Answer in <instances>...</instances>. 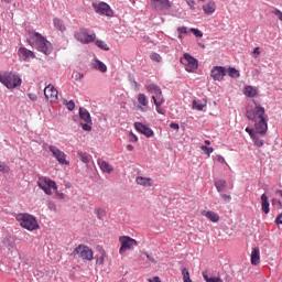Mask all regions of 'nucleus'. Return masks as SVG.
Segmentation results:
<instances>
[{
	"label": "nucleus",
	"instance_id": "nucleus-1",
	"mask_svg": "<svg viewBox=\"0 0 282 282\" xmlns=\"http://www.w3.org/2000/svg\"><path fill=\"white\" fill-rule=\"evenodd\" d=\"M29 44L36 47L39 52H42V54H45L46 56H50V54L54 52V46H52V42L47 41L45 36L37 32H34L30 36Z\"/></svg>",
	"mask_w": 282,
	"mask_h": 282
},
{
	"label": "nucleus",
	"instance_id": "nucleus-25",
	"mask_svg": "<svg viewBox=\"0 0 282 282\" xmlns=\"http://www.w3.org/2000/svg\"><path fill=\"white\" fill-rule=\"evenodd\" d=\"M261 206H262V213L268 215V213H270V200L268 198V195L265 194L261 195Z\"/></svg>",
	"mask_w": 282,
	"mask_h": 282
},
{
	"label": "nucleus",
	"instance_id": "nucleus-30",
	"mask_svg": "<svg viewBox=\"0 0 282 282\" xmlns=\"http://www.w3.org/2000/svg\"><path fill=\"white\" fill-rule=\"evenodd\" d=\"M203 278L206 282H224L219 276H208V271L203 272Z\"/></svg>",
	"mask_w": 282,
	"mask_h": 282
},
{
	"label": "nucleus",
	"instance_id": "nucleus-13",
	"mask_svg": "<svg viewBox=\"0 0 282 282\" xmlns=\"http://www.w3.org/2000/svg\"><path fill=\"white\" fill-rule=\"evenodd\" d=\"M79 117L85 123H80L84 131H91V115L85 108H79Z\"/></svg>",
	"mask_w": 282,
	"mask_h": 282
},
{
	"label": "nucleus",
	"instance_id": "nucleus-27",
	"mask_svg": "<svg viewBox=\"0 0 282 282\" xmlns=\"http://www.w3.org/2000/svg\"><path fill=\"white\" fill-rule=\"evenodd\" d=\"M105 259H107V252L105 249H99V256L96 257L97 265H105Z\"/></svg>",
	"mask_w": 282,
	"mask_h": 282
},
{
	"label": "nucleus",
	"instance_id": "nucleus-64",
	"mask_svg": "<svg viewBox=\"0 0 282 282\" xmlns=\"http://www.w3.org/2000/svg\"><path fill=\"white\" fill-rule=\"evenodd\" d=\"M139 109H141V111H144V108H142V106H140Z\"/></svg>",
	"mask_w": 282,
	"mask_h": 282
},
{
	"label": "nucleus",
	"instance_id": "nucleus-8",
	"mask_svg": "<svg viewBox=\"0 0 282 282\" xmlns=\"http://www.w3.org/2000/svg\"><path fill=\"white\" fill-rule=\"evenodd\" d=\"M181 64L185 66L186 72H195L197 67H199V63L195 57L191 56V54L185 53L183 57H181Z\"/></svg>",
	"mask_w": 282,
	"mask_h": 282
},
{
	"label": "nucleus",
	"instance_id": "nucleus-10",
	"mask_svg": "<svg viewBox=\"0 0 282 282\" xmlns=\"http://www.w3.org/2000/svg\"><path fill=\"white\" fill-rule=\"evenodd\" d=\"M2 85L6 86L8 89H14V87L21 86V77L12 73L4 74Z\"/></svg>",
	"mask_w": 282,
	"mask_h": 282
},
{
	"label": "nucleus",
	"instance_id": "nucleus-54",
	"mask_svg": "<svg viewBox=\"0 0 282 282\" xmlns=\"http://www.w3.org/2000/svg\"><path fill=\"white\" fill-rule=\"evenodd\" d=\"M148 282H162V280H160V276H154V278L148 279Z\"/></svg>",
	"mask_w": 282,
	"mask_h": 282
},
{
	"label": "nucleus",
	"instance_id": "nucleus-35",
	"mask_svg": "<svg viewBox=\"0 0 282 282\" xmlns=\"http://www.w3.org/2000/svg\"><path fill=\"white\" fill-rule=\"evenodd\" d=\"M138 102H139V105H141V107H147V105H149V99L147 98V95L139 94L138 95Z\"/></svg>",
	"mask_w": 282,
	"mask_h": 282
},
{
	"label": "nucleus",
	"instance_id": "nucleus-63",
	"mask_svg": "<svg viewBox=\"0 0 282 282\" xmlns=\"http://www.w3.org/2000/svg\"><path fill=\"white\" fill-rule=\"evenodd\" d=\"M4 1L6 3H12L13 0H2Z\"/></svg>",
	"mask_w": 282,
	"mask_h": 282
},
{
	"label": "nucleus",
	"instance_id": "nucleus-34",
	"mask_svg": "<svg viewBox=\"0 0 282 282\" xmlns=\"http://www.w3.org/2000/svg\"><path fill=\"white\" fill-rule=\"evenodd\" d=\"M154 105L156 107L158 113H161V116H164V113H166V110L162 108V105H164V99H161L160 101L155 100Z\"/></svg>",
	"mask_w": 282,
	"mask_h": 282
},
{
	"label": "nucleus",
	"instance_id": "nucleus-36",
	"mask_svg": "<svg viewBox=\"0 0 282 282\" xmlns=\"http://www.w3.org/2000/svg\"><path fill=\"white\" fill-rule=\"evenodd\" d=\"M54 26L59 30V32H65V25L63 24V21L61 19L55 18L53 20Z\"/></svg>",
	"mask_w": 282,
	"mask_h": 282
},
{
	"label": "nucleus",
	"instance_id": "nucleus-15",
	"mask_svg": "<svg viewBox=\"0 0 282 282\" xmlns=\"http://www.w3.org/2000/svg\"><path fill=\"white\" fill-rule=\"evenodd\" d=\"M254 123L256 133H260L261 138H265V133H268V119H258Z\"/></svg>",
	"mask_w": 282,
	"mask_h": 282
},
{
	"label": "nucleus",
	"instance_id": "nucleus-60",
	"mask_svg": "<svg viewBox=\"0 0 282 282\" xmlns=\"http://www.w3.org/2000/svg\"><path fill=\"white\" fill-rule=\"evenodd\" d=\"M127 149H128L129 151H133V145H132V144H128V145H127Z\"/></svg>",
	"mask_w": 282,
	"mask_h": 282
},
{
	"label": "nucleus",
	"instance_id": "nucleus-46",
	"mask_svg": "<svg viewBox=\"0 0 282 282\" xmlns=\"http://www.w3.org/2000/svg\"><path fill=\"white\" fill-rule=\"evenodd\" d=\"M272 205H273V206H276V208H278L279 210H281V208H282V203H281V200H279V199H276V198H273V199H272Z\"/></svg>",
	"mask_w": 282,
	"mask_h": 282
},
{
	"label": "nucleus",
	"instance_id": "nucleus-56",
	"mask_svg": "<svg viewBox=\"0 0 282 282\" xmlns=\"http://www.w3.org/2000/svg\"><path fill=\"white\" fill-rule=\"evenodd\" d=\"M130 142H138V137L135 134H131Z\"/></svg>",
	"mask_w": 282,
	"mask_h": 282
},
{
	"label": "nucleus",
	"instance_id": "nucleus-33",
	"mask_svg": "<svg viewBox=\"0 0 282 282\" xmlns=\"http://www.w3.org/2000/svg\"><path fill=\"white\" fill-rule=\"evenodd\" d=\"M205 107L206 102H203L202 100H193V109H196L197 111H204Z\"/></svg>",
	"mask_w": 282,
	"mask_h": 282
},
{
	"label": "nucleus",
	"instance_id": "nucleus-4",
	"mask_svg": "<svg viewBox=\"0 0 282 282\" xmlns=\"http://www.w3.org/2000/svg\"><path fill=\"white\" fill-rule=\"evenodd\" d=\"M254 102V108L253 110H247L246 111V118H248V120H251L252 122L256 120H261V119H265V108H263L261 105Z\"/></svg>",
	"mask_w": 282,
	"mask_h": 282
},
{
	"label": "nucleus",
	"instance_id": "nucleus-38",
	"mask_svg": "<svg viewBox=\"0 0 282 282\" xmlns=\"http://www.w3.org/2000/svg\"><path fill=\"white\" fill-rule=\"evenodd\" d=\"M150 58H151V61H153V63H162V55L161 54L151 53Z\"/></svg>",
	"mask_w": 282,
	"mask_h": 282
},
{
	"label": "nucleus",
	"instance_id": "nucleus-22",
	"mask_svg": "<svg viewBox=\"0 0 282 282\" xmlns=\"http://www.w3.org/2000/svg\"><path fill=\"white\" fill-rule=\"evenodd\" d=\"M135 182H137V184H139V186H145V187L153 186V178H151V177L138 176L135 178Z\"/></svg>",
	"mask_w": 282,
	"mask_h": 282
},
{
	"label": "nucleus",
	"instance_id": "nucleus-19",
	"mask_svg": "<svg viewBox=\"0 0 282 282\" xmlns=\"http://www.w3.org/2000/svg\"><path fill=\"white\" fill-rule=\"evenodd\" d=\"M134 128L137 129V131H139V133H142V135H145V138H151V135H153V130L142 124L141 122H135Z\"/></svg>",
	"mask_w": 282,
	"mask_h": 282
},
{
	"label": "nucleus",
	"instance_id": "nucleus-14",
	"mask_svg": "<svg viewBox=\"0 0 282 282\" xmlns=\"http://www.w3.org/2000/svg\"><path fill=\"white\" fill-rule=\"evenodd\" d=\"M44 96L48 102H58V90L52 84L44 88Z\"/></svg>",
	"mask_w": 282,
	"mask_h": 282
},
{
	"label": "nucleus",
	"instance_id": "nucleus-7",
	"mask_svg": "<svg viewBox=\"0 0 282 282\" xmlns=\"http://www.w3.org/2000/svg\"><path fill=\"white\" fill-rule=\"evenodd\" d=\"M93 9L101 17H113V9H111V7L106 2H94Z\"/></svg>",
	"mask_w": 282,
	"mask_h": 282
},
{
	"label": "nucleus",
	"instance_id": "nucleus-53",
	"mask_svg": "<svg viewBox=\"0 0 282 282\" xmlns=\"http://www.w3.org/2000/svg\"><path fill=\"white\" fill-rule=\"evenodd\" d=\"M282 213L278 215V217L275 218V224L279 226V225H282Z\"/></svg>",
	"mask_w": 282,
	"mask_h": 282
},
{
	"label": "nucleus",
	"instance_id": "nucleus-40",
	"mask_svg": "<svg viewBox=\"0 0 282 282\" xmlns=\"http://www.w3.org/2000/svg\"><path fill=\"white\" fill-rule=\"evenodd\" d=\"M95 214L97 215L98 219H102L106 217L107 212L102 208L95 209Z\"/></svg>",
	"mask_w": 282,
	"mask_h": 282
},
{
	"label": "nucleus",
	"instance_id": "nucleus-20",
	"mask_svg": "<svg viewBox=\"0 0 282 282\" xmlns=\"http://www.w3.org/2000/svg\"><path fill=\"white\" fill-rule=\"evenodd\" d=\"M261 263V251L256 247L251 251V265H259Z\"/></svg>",
	"mask_w": 282,
	"mask_h": 282
},
{
	"label": "nucleus",
	"instance_id": "nucleus-29",
	"mask_svg": "<svg viewBox=\"0 0 282 282\" xmlns=\"http://www.w3.org/2000/svg\"><path fill=\"white\" fill-rule=\"evenodd\" d=\"M226 186H228V183L224 180L215 181V187L218 191V193H223V191H226Z\"/></svg>",
	"mask_w": 282,
	"mask_h": 282
},
{
	"label": "nucleus",
	"instance_id": "nucleus-16",
	"mask_svg": "<svg viewBox=\"0 0 282 282\" xmlns=\"http://www.w3.org/2000/svg\"><path fill=\"white\" fill-rule=\"evenodd\" d=\"M225 76H226V67H224V66H215L212 69V78H214V80L221 82V80H224Z\"/></svg>",
	"mask_w": 282,
	"mask_h": 282
},
{
	"label": "nucleus",
	"instance_id": "nucleus-45",
	"mask_svg": "<svg viewBox=\"0 0 282 282\" xmlns=\"http://www.w3.org/2000/svg\"><path fill=\"white\" fill-rule=\"evenodd\" d=\"M185 2L187 3L189 10H195V6H197L195 0H185Z\"/></svg>",
	"mask_w": 282,
	"mask_h": 282
},
{
	"label": "nucleus",
	"instance_id": "nucleus-24",
	"mask_svg": "<svg viewBox=\"0 0 282 282\" xmlns=\"http://www.w3.org/2000/svg\"><path fill=\"white\" fill-rule=\"evenodd\" d=\"M98 166L100 167L102 173L109 174L113 171V166H111V164H109V162H107L105 160H98Z\"/></svg>",
	"mask_w": 282,
	"mask_h": 282
},
{
	"label": "nucleus",
	"instance_id": "nucleus-48",
	"mask_svg": "<svg viewBox=\"0 0 282 282\" xmlns=\"http://www.w3.org/2000/svg\"><path fill=\"white\" fill-rule=\"evenodd\" d=\"M83 78H85V75L80 74V73H76L75 74V80L77 83H80V80H83Z\"/></svg>",
	"mask_w": 282,
	"mask_h": 282
},
{
	"label": "nucleus",
	"instance_id": "nucleus-31",
	"mask_svg": "<svg viewBox=\"0 0 282 282\" xmlns=\"http://www.w3.org/2000/svg\"><path fill=\"white\" fill-rule=\"evenodd\" d=\"M227 74L230 78H239L241 76V74L239 73V70L235 67H229L227 69Z\"/></svg>",
	"mask_w": 282,
	"mask_h": 282
},
{
	"label": "nucleus",
	"instance_id": "nucleus-52",
	"mask_svg": "<svg viewBox=\"0 0 282 282\" xmlns=\"http://www.w3.org/2000/svg\"><path fill=\"white\" fill-rule=\"evenodd\" d=\"M177 32H180V34H186L187 33V29H186V26H180L177 29Z\"/></svg>",
	"mask_w": 282,
	"mask_h": 282
},
{
	"label": "nucleus",
	"instance_id": "nucleus-39",
	"mask_svg": "<svg viewBox=\"0 0 282 282\" xmlns=\"http://www.w3.org/2000/svg\"><path fill=\"white\" fill-rule=\"evenodd\" d=\"M97 47H99L100 50H105V52H109V46L107 45V43L97 40L96 42Z\"/></svg>",
	"mask_w": 282,
	"mask_h": 282
},
{
	"label": "nucleus",
	"instance_id": "nucleus-55",
	"mask_svg": "<svg viewBox=\"0 0 282 282\" xmlns=\"http://www.w3.org/2000/svg\"><path fill=\"white\" fill-rule=\"evenodd\" d=\"M8 169L9 167L6 164H0V172L1 173H7Z\"/></svg>",
	"mask_w": 282,
	"mask_h": 282
},
{
	"label": "nucleus",
	"instance_id": "nucleus-3",
	"mask_svg": "<svg viewBox=\"0 0 282 282\" xmlns=\"http://www.w3.org/2000/svg\"><path fill=\"white\" fill-rule=\"evenodd\" d=\"M37 186L44 191L46 195H52V189L55 191L57 199H65V194L58 191L56 182L47 176H41L37 181Z\"/></svg>",
	"mask_w": 282,
	"mask_h": 282
},
{
	"label": "nucleus",
	"instance_id": "nucleus-43",
	"mask_svg": "<svg viewBox=\"0 0 282 282\" xmlns=\"http://www.w3.org/2000/svg\"><path fill=\"white\" fill-rule=\"evenodd\" d=\"M189 32H192V34H194V36H196L197 39H202V36H204V33H202V31L197 29H191Z\"/></svg>",
	"mask_w": 282,
	"mask_h": 282
},
{
	"label": "nucleus",
	"instance_id": "nucleus-58",
	"mask_svg": "<svg viewBox=\"0 0 282 282\" xmlns=\"http://www.w3.org/2000/svg\"><path fill=\"white\" fill-rule=\"evenodd\" d=\"M253 54H254L256 56H259V54H261V48L256 47V48L253 50Z\"/></svg>",
	"mask_w": 282,
	"mask_h": 282
},
{
	"label": "nucleus",
	"instance_id": "nucleus-50",
	"mask_svg": "<svg viewBox=\"0 0 282 282\" xmlns=\"http://www.w3.org/2000/svg\"><path fill=\"white\" fill-rule=\"evenodd\" d=\"M221 198L224 199V202H230V199H232V196L228 194H221Z\"/></svg>",
	"mask_w": 282,
	"mask_h": 282
},
{
	"label": "nucleus",
	"instance_id": "nucleus-61",
	"mask_svg": "<svg viewBox=\"0 0 282 282\" xmlns=\"http://www.w3.org/2000/svg\"><path fill=\"white\" fill-rule=\"evenodd\" d=\"M6 78V75H2L1 73H0V83H3V79Z\"/></svg>",
	"mask_w": 282,
	"mask_h": 282
},
{
	"label": "nucleus",
	"instance_id": "nucleus-47",
	"mask_svg": "<svg viewBox=\"0 0 282 282\" xmlns=\"http://www.w3.org/2000/svg\"><path fill=\"white\" fill-rule=\"evenodd\" d=\"M147 259H149V261H151V263H158V260L152 257L151 254H149L148 252H144Z\"/></svg>",
	"mask_w": 282,
	"mask_h": 282
},
{
	"label": "nucleus",
	"instance_id": "nucleus-23",
	"mask_svg": "<svg viewBox=\"0 0 282 282\" xmlns=\"http://www.w3.org/2000/svg\"><path fill=\"white\" fill-rule=\"evenodd\" d=\"M19 56L20 58H22L23 61H29V58H34V52L28 50V48H24V47H21L19 50Z\"/></svg>",
	"mask_w": 282,
	"mask_h": 282
},
{
	"label": "nucleus",
	"instance_id": "nucleus-51",
	"mask_svg": "<svg viewBox=\"0 0 282 282\" xmlns=\"http://www.w3.org/2000/svg\"><path fill=\"white\" fill-rule=\"evenodd\" d=\"M170 128H171V129H174L175 131H180V124H177V123H175V122H172V123L170 124Z\"/></svg>",
	"mask_w": 282,
	"mask_h": 282
},
{
	"label": "nucleus",
	"instance_id": "nucleus-6",
	"mask_svg": "<svg viewBox=\"0 0 282 282\" xmlns=\"http://www.w3.org/2000/svg\"><path fill=\"white\" fill-rule=\"evenodd\" d=\"M119 242L121 243V247L119 249V254H124L127 250H133L135 246H138V240L129 237V236H121L119 237Z\"/></svg>",
	"mask_w": 282,
	"mask_h": 282
},
{
	"label": "nucleus",
	"instance_id": "nucleus-44",
	"mask_svg": "<svg viewBox=\"0 0 282 282\" xmlns=\"http://www.w3.org/2000/svg\"><path fill=\"white\" fill-rule=\"evenodd\" d=\"M202 151H204L207 155H210V153H213L214 149L209 148L207 145H202L200 147Z\"/></svg>",
	"mask_w": 282,
	"mask_h": 282
},
{
	"label": "nucleus",
	"instance_id": "nucleus-32",
	"mask_svg": "<svg viewBox=\"0 0 282 282\" xmlns=\"http://www.w3.org/2000/svg\"><path fill=\"white\" fill-rule=\"evenodd\" d=\"M94 67H95V69H98V72H101L102 74H105V72H107V65H105V63H102L100 61H95Z\"/></svg>",
	"mask_w": 282,
	"mask_h": 282
},
{
	"label": "nucleus",
	"instance_id": "nucleus-57",
	"mask_svg": "<svg viewBox=\"0 0 282 282\" xmlns=\"http://www.w3.org/2000/svg\"><path fill=\"white\" fill-rule=\"evenodd\" d=\"M48 208H50V210H56V204L48 203Z\"/></svg>",
	"mask_w": 282,
	"mask_h": 282
},
{
	"label": "nucleus",
	"instance_id": "nucleus-42",
	"mask_svg": "<svg viewBox=\"0 0 282 282\" xmlns=\"http://www.w3.org/2000/svg\"><path fill=\"white\" fill-rule=\"evenodd\" d=\"M64 105L67 107L68 111H74L76 107V104L74 102V100H70V101L65 100Z\"/></svg>",
	"mask_w": 282,
	"mask_h": 282
},
{
	"label": "nucleus",
	"instance_id": "nucleus-26",
	"mask_svg": "<svg viewBox=\"0 0 282 282\" xmlns=\"http://www.w3.org/2000/svg\"><path fill=\"white\" fill-rule=\"evenodd\" d=\"M251 140L254 144V147H263L264 142H263V137H261V133L259 132H256L252 137H251Z\"/></svg>",
	"mask_w": 282,
	"mask_h": 282
},
{
	"label": "nucleus",
	"instance_id": "nucleus-18",
	"mask_svg": "<svg viewBox=\"0 0 282 282\" xmlns=\"http://www.w3.org/2000/svg\"><path fill=\"white\" fill-rule=\"evenodd\" d=\"M203 12L207 17H213V14H215V12H217V2L208 1L207 3H205L203 6Z\"/></svg>",
	"mask_w": 282,
	"mask_h": 282
},
{
	"label": "nucleus",
	"instance_id": "nucleus-59",
	"mask_svg": "<svg viewBox=\"0 0 282 282\" xmlns=\"http://www.w3.org/2000/svg\"><path fill=\"white\" fill-rule=\"evenodd\" d=\"M217 162H219L220 164L226 163V159H224V156H218Z\"/></svg>",
	"mask_w": 282,
	"mask_h": 282
},
{
	"label": "nucleus",
	"instance_id": "nucleus-28",
	"mask_svg": "<svg viewBox=\"0 0 282 282\" xmlns=\"http://www.w3.org/2000/svg\"><path fill=\"white\" fill-rule=\"evenodd\" d=\"M243 94L248 98H254V96H257L258 91H257V88H254L252 86H246L245 90H243Z\"/></svg>",
	"mask_w": 282,
	"mask_h": 282
},
{
	"label": "nucleus",
	"instance_id": "nucleus-9",
	"mask_svg": "<svg viewBox=\"0 0 282 282\" xmlns=\"http://www.w3.org/2000/svg\"><path fill=\"white\" fill-rule=\"evenodd\" d=\"M48 151L52 152L53 158L57 160L58 164H63L64 166H69V161H67V154L63 152L55 145H48Z\"/></svg>",
	"mask_w": 282,
	"mask_h": 282
},
{
	"label": "nucleus",
	"instance_id": "nucleus-11",
	"mask_svg": "<svg viewBox=\"0 0 282 282\" xmlns=\"http://www.w3.org/2000/svg\"><path fill=\"white\" fill-rule=\"evenodd\" d=\"M75 39L77 41H79V43H94V41H96V35L89 34V32H87V29H80L79 31L75 32Z\"/></svg>",
	"mask_w": 282,
	"mask_h": 282
},
{
	"label": "nucleus",
	"instance_id": "nucleus-2",
	"mask_svg": "<svg viewBox=\"0 0 282 282\" xmlns=\"http://www.w3.org/2000/svg\"><path fill=\"white\" fill-rule=\"evenodd\" d=\"M17 221H19L21 228L28 230L29 232H34V230H41V225H39V220L36 217L28 214V213H20L15 217Z\"/></svg>",
	"mask_w": 282,
	"mask_h": 282
},
{
	"label": "nucleus",
	"instance_id": "nucleus-21",
	"mask_svg": "<svg viewBox=\"0 0 282 282\" xmlns=\"http://www.w3.org/2000/svg\"><path fill=\"white\" fill-rule=\"evenodd\" d=\"M200 215H203V217H207V219H209V221H213L214 224H217V221H219V214L215 212L203 210Z\"/></svg>",
	"mask_w": 282,
	"mask_h": 282
},
{
	"label": "nucleus",
	"instance_id": "nucleus-17",
	"mask_svg": "<svg viewBox=\"0 0 282 282\" xmlns=\"http://www.w3.org/2000/svg\"><path fill=\"white\" fill-rule=\"evenodd\" d=\"M155 10H171V0H151Z\"/></svg>",
	"mask_w": 282,
	"mask_h": 282
},
{
	"label": "nucleus",
	"instance_id": "nucleus-5",
	"mask_svg": "<svg viewBox=\"0 0 282 282\" xmlns=\"http://www.w3.org/2000/svg\"><path fill=\"white\" fill-rule=\"evenodd\" d=\"M76 254L79 257V259H84L86 261L94 260V250L85 245H79L77 248H75L73 256L76 257Z\"/></svg>",
	"mask_w": 282,
	"mask_h": 282
},
{
	"label": "nucleus",
	"instance_id": "nucleus-37",
	"mask_svg": "<svg viewBox=\"0 0 282 282\" xmlns=\"http://www.w3.org/2000/svg\"><path fill=\"white\" fill-rule=\"evenodd\" d=\"M182 275H183V282H193V280H191V273L188 272V269L184 268L182 270Z\"/></svg>",
	"mask_w": 282,
	"mask_h": 282
},
{
	"label": "nucleus",
	"instance_id": "nucleus-12",
	"mask_svg": "<svg viewBox=\"0 0 282 282\" xmlns=\"http://www.w3.org/2000/svg\"><path fill=\"white\" fill-rule=\"evenodd\" d=\"M147 91L149 94H152V100L153 102L160 101V100H164V95L162 94V88H160V86L155 85V84H149L145 86Z\"/></svg>",
	"mask_w": 282,
	"mask_h": 282
},
{
	"label": "nucleus",
	"instance_id": "nucleus-41",
	"mask_svg": "<svg viewBox=\"0 0 282 282\" xmlns=\"http://www.w3.org/2000/svg\"><path fill=\"white\" fill-rule=\"evenodd\" d=\"M78 155L84 164H89V155L87 153L79 152Z\"/></svg>",
	"mask_w": 282,
	"mask_h": 282
},
{
	"label": "nucleus",
	"instance_id": "nucleus-62",
	"mask_svg": "<svg viewBox=\"0 0 282 282\" xmlns=\"http://www.w3.org/2000/svg\"><path fill=\"white\" fill-rule=\"evenodd\" d=\"M205 144H206L207 147H210V140H206V141H205Z\"/></svg>",
	"mask_w": 282,
	"mask_h": 282
},
{
	"label": "nucleus",
	"instance_id": "nucleus-49",
	"mask_svg": "<svg viewBox=\"0 0 282 282\" xmlns=\"http://www.w3.org/2000/svg\"><path fill=\"white\" fill-rule=\"evenodd\" d=\"M246 132L249 133L250 138H252L257 133V130L252 128H246Z\"/></svg>",
	"mask_w": 282,
	"mask_h": 282
}]
</instances>
